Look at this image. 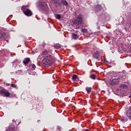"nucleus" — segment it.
Returning <instances> with one entry per match:
<instances>
[{
    "instance_id": "nucleus-15",
    "label": "nucleus",
    "mask_w": 131,
    "mask_h": 131,
    "mask_svg": "<svg viewBox=\"0 0 131 131\" xmlns=\"http://www.w3.org/2000/svg\"><path fill=\"white\" fill-rule=\"evenodd\" d=\"M121 121H122V122H125V121H127V118L123 117L122 119H121Z\"/></svg>"
},
{
    "instance_id": "nucleus-9",
    "label": "nucleus",
    "mask_w": 131,
    "mask_h": 131,
    "mask_svg": "<svg viewBox=\"0 0 131 131\" xmlns=\"http://www.w3.org/2000/svg\"><path fill=\"white\" fill-rule=\"evenodd\" d=\"M29 62H30V59L28 58L25 59L23 61L24 64H28Z\"/></svg>"
},
{
    "instance_id": "nucleus-26",
    "label": "nucleus",
    "mask_w": 131,
    "mask_h": 131,
    "mask_svg": "<svg viewBox=\"0 0 131 131\" xmlns=\"http://www.w3.org/2000/svg\"><path fill=\"white\" fill-rule=\"evenodd\" d=\"M38 60H41V57L40 55H39L38 57Z\"/></svg>"
},
{
    "instance_id": "nucleus-1",
    "label": "nucleus",
    "mask_w": 131,
    "mask_h": 131,
    "mask_svg": "<svg viewBox=\"0 0 131 131\" xmlns=\"http://www.w3.org/2000/svg\"><path fill=\"white\" fill-rule=\"evenodd\" d=\"M54 60L52 56L50 55H46L42 60V63H43V65H51V64L54 62Z\"/></svg>"
},
{
    "instance_id": "nucleus-23",
    "label": "nucleus",
    "mask_w": 131,
    "mask_h": 131,
    "mask_svg": "<svg viewBox=\"0 0 131 131\" xmlns=\"http://www.w3.org/2000/svg\"><path fill=\"white\" fill-rule=\"evenodd\" d=\"M56 18H57V19H61V15L57 14Z\"/></svg>"
},
{
    "instance_id": "nucleus-18",
    "label": "nucleus",
    "mask_w": 131,
    "mask_h": 131,
    "mask_svg": "<svg viewBox=\"0 0 131 131\" xmlns=\"http://www.w3.org/2000/svg\"><path fill=\"white\" fill-rule=\"evenodd\" d=\"M120 88H121V89H126L127 86H126V85L124 84L121 85L120 86Z\"/></svg>"
},
{
    "instance_id": "nucleus-6",
    "label": "nucleus",
    "mask_w": 131,
    "mask_h": 131,
    "mask_svg": "<svg viewBox=\"0 0 131 131\" xmlns=\"http://www.w3.org/2000/svg\"><path fill=\"white\" fill-rule=\"evenodd\" d=\"M0 93L2 95H5V97H9L10 96V93H9V91L5 89H2L0 91Z\"/></svg>"
},
{
    "instance_id": "nucleus-21",
    "label": "nucleus",
    "mask_w": 131,
    "mask_h": 131,
    "mask_svg": "<svg viewBox=\"0 0 131 131\" xmlns=\"http://www.w3.org/2000/svg\"><path fill=\"white\" fill-rule=\"evenodd\" d=\"M13 63V64H15V65H17L18 63H19V60H14Z\"/></svg>"
},
{
    "instance_id": "nucleus-16",
    "label": "nucleus",
    "mask_w": 131,
    "mask_h": 131,
    "mask_svg": "<svg viewBox=\"0 0 131 131\" xmlns=\"http://www.w3.org/2000/svg\"><path fill=\"white\" fill-rule=\"evenodd\" d=\"M61 4H62V5H64V6H67L68 5V3L65 1H61Z\"/></svg>"
},
{
    "instance_id": "nucleus-30",
    "label": "nucleus",
    "mask_w": 131,
    "mask_h": 131,
    "mask_svg": "<svg viewBox=\"0 0 131 131\" xmlns=\"http://www.w3.org/2000/svg\"><path fill=\"white\" fill-rule=\"evenodd\" d=\"M40 121L39 120H38V122H39Z\"/></svg>"
},
{
    "instance_id": "nucleus-29",
    "label": "nucleus",
    "mask_w": 131,
    "mask_h": 131,
    "mask_svg": "<svg viewBox=\"0 0 131 131\" xmlns=\"http://www.w3.org/2000/svg\"><path fill=\"white\" fill-rule=\"evenodd\" d=\"M129 98H131V93H130V95L129 96Z\"/></svg>"
},
{
    "instance_id": "nucleus-2",
    "label": "nucleus",
    "mask_w": 131,
    "mask_h": 131,
    "mask_svg": "<svg viewBox=\"0 0 131 131\" xmlns=\"http://www.w3.org/2000/svg\"><path fill=\"white\" fill-rule=\"evenodd\" d=\"M73 23L76 25H81L82 24V15L79 14L75 20H73Z\"/></svg>"
},
{
    "instance_id": "nucleus-20",
    "label": "nucleus",
    "mask_w": 131,
    "mask_h": 131,
    "mask_svg": "<svg viewBox=\"0 0 131 131\" xmlns=\"http://www.w3.org/2000/svg\"><path fill=\"white\" fill-rule=\"evenodd\" d=\"M11 87L12 88H14V89H17V85L14 84V83H12L11 84Z\"/></svg>"
},
{
    "instance_id": "nucleus-17",
    "label": "nucleus",
    "mask_w": 131,
    "mask_h": 131,
    "mask_svg": "<svg viewBox=\"0 0 131 131\" xmlns=\"http://www.w3.org/2000/svg\"><path fill=\"white\" fill-rule=\"evenodd\" d=\"M78 76L77 75H74L73 76H72V79L73 80H76V79L77 78Z\"/></svg>"
},
{
    "instance_id": "nucleus-14",
    "label": "nucleus",
    "mask_w": 131,
    "mask_h": 131,
    "mask_svg": "<svg viewBox=\"0 0 131 131\" xmlns=\"http://www.w3.org/2000/svg\"><path fill=\"white\" fill-rule=\"evenodd\" d=\"M41 55V56H42L43 55H48V51H47V50L43 51L42 52Z\"/></svg>"
},
{
    "instance_id": "nucleus-19",
    "label": "nucleus",
    "mask_w": 131,
    "mask_h": 131,
    "mask_svg": "<svg viewBox=\"0 0 131 131\" xmlns=\"http://www.w3.org/2000/svg\"><path fill=\"white\" fill-rule=\"evenodd\" d=\"M90 78H92V79H95L96 75H95V74L90 75Z\"/></svg>"
},
{
    "instance_id": "nucleus-22",
    "label": "nucleus",
    "mask_w": 131,
    "mask_h": 131,
    "mask_svg": "<svg viewBox=\"0 0 131 131\" xmlns=\"http://www.w3.org/2000/svg\"><path fill=\"white\" fill-rule=\"evenodd\" d=\"M82 32H84V33H85L88 32V30L86 29H83L81 30Z\"/></svg>"
},
{
    "instance_id": "nucleus-24",
    "label": "nucleus",
    "mask_w": 131,
    "mask_h": 131,
    "mask_svg": "<svg viewBox=\"0 0 131 131\" xmlns=\"http://www.w3.org/2000/svg\"><path fill=\"white\" fill-rule=\"evenodd\" d=\"M6 131H17V130H15L14 129H12V128H10L7 129Z\"/></svg>"
},
{
    "instance_id": "nucleus-28",
    "label": "nucleus",
    "mask_w": 131,
    "mask_h": 131,
    "mask_svg": "<svg viewBox=\"0 0 131 131\" xmlns=\"http://www.w3.org/2000/svg\"><path fill=\"white\" fill-rule=\"evenodd\" d=\"M84 131H89V129H85Z\"/></svg>"
},
{
    "instance_id": "nucleus-11",
    "label": "nucleus",
    "mask_w": 131,
    "mask_h": 131,
    "mask_svg": "<svg viewBox=\"0 0 131 131\" xmlns=\"http://www.w3.org/2000/svg\"><path fill=\"white\" fill-rule=\"evenodd\" d=\"M86 91L88 94H90L91 93V91H92V88L91 87H87L86 88Z\"/></svg>"
},
{
    "instance_id": "nucleus-8",
    "label": "nucleus",
    "mask_w": 131,
    "mask_h": 131,
    "mask_svg": "<svg viewBox=\"0 0 131 131\" xmlns=\"http://www.w3.org/2000/svg\"><path fill=\"white\" fill-rule=\"evenodd\" d=\"M126 116L129 119H131V107L126 112Z\"/></svg>"
},
{
    "instance_id": "nucleus-13",
    "label": "nucleus",
    "mask_w": 131,
    "mask_h": 131,
    "mask_svg": "<svg viewBox=\"0 0 131 131\" xmlns=\"http://www.w3.org/2000/svg\"><path fill=\"white\" fill-rule=\"evenodd\" d=\"M54 47L56 49H60V48H61V45H60L59 43H56L54 45Z\"/></svg>"
},
{
    "instance_id": "nucleus-3",
    "label": "nucleus",
    "mask_w": 131,
    "mask_h": 131,
    "mask_svg": "<svg viewBox=\"0 0 131 131\" xmlns=\"http://www.w3.org/2000/svg\"><path fill=\"white\" fill-rule=\"evenodd\" d=\"M27 6H23L21 8V10L23 12H24V14L26 15V16H32V12L30 11V10L27 8Z\"/></svg>"
},
{
    "instance_id": "nucleus-5",
    "label": "nucleus",
    "mask_w": 131,
    "mask_h": 131,
    "mask_svg": "<svg viewBox=\"0 0 131 131\" xmlns=\"http://www.w3.org/2000/svg\"><path fill=\"white\" fill-rule=\"evenodd\" d=\"M119 77L114 78L113 79L111 82L112 85H114V84H118L119 83Z\"/></svg>"
},
{
    "instance_id": "nucleus-7",
    "label": "nucleus",
    "mask_w": 131,
    "mask_h": 131,
    "mask_svg": "<svg viewBox=\"0 0 131 131\" xmlns=\"http://www.w3.org/2000/svg\"><path fill=\"white\" fill-rule=\"evenodd\" d=\"M93 58L97 59H99V58H100V52L96 51L93 55Z\"/></svg>"
},
{
    "instance_id": "nucleus-12",
    "label": "nucleus",
    "mask_w": 131,
    "mask_h": 131,
    "mask_svg": "<svg viewBox=\"0 0 131 131\" xmlns=\"http://www.w3.org/2000/svg\"><path fill=\"white\" fill-rule=\"evenodd\" d=\"M55 4H57L58 6H61V2L60 0H54Z\"/></svg>"
},
{
    "instance_id": "nucleus-4",
    "label": "nucleus",
    "mask_w": 131,
    "mask_h": 131,
    "mask_svg": "<svg viewBox=\"0 0 131 131\" xmlns=\"http://www.w3.org/2000/svg\"><path fill=\"white\" fill-rule=\"evenodd\" d=\"M39 7L41 10H44V11H46L48 8L47 4L45 2H40L39 3Z\"/></svg>"
},
{
    "instance_id": "nucleus-10",
    "label": "nucleus",
    "mask_w": 131,
    "mask_h": 131,
    "mask_svg": "<svg viewBox=\"0 0 131 131\" xmlns=\"http://www.w3.org/2000/svg\"><path fill=\"white\" fill-rule=\"evenodd\" d=\"M72 38L73 39H77V38H78V35H77L76 34H73Z\"/></svg>"
},
{
    "instance_id": "nucleus-27",
    "label": "nucleus",
    "mask_w": 131,
    "mask_h": 131,
    "mask_svg": "<svg viewBox=\"0 0 131 131\" xmlns=\"http://www.w3.org/2000/svg\"><path fill=\"white\" fill-rule=\"evenodd\" d=\"M98 7L99 8V10H101V9H102V7H101V6L98 5Z\"/></svg>"
},
{
    "instance_id": "nucleus-25",
    "label": "nucleus",
    "mask_w": 131,
    "mask_h": 131,
    "mask_svg": "<svg viewBox=\"0 0 131 131\" xmlns=\"http://www.w3.org/2000/svg\"><path fill=\"white\" fill-rule=\"evenodd\" d=\"M32 68H33V69H35V68H36V67L35 66V64H33L32 65Z\"/></svg>"
}]
</instances>
